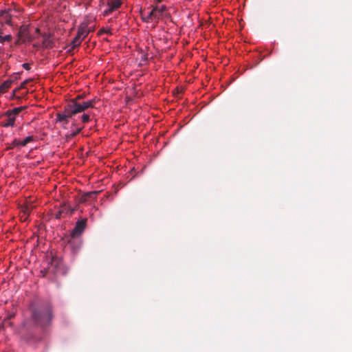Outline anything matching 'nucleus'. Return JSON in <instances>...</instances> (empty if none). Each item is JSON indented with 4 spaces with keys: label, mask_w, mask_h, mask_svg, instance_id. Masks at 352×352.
Masks as SVG:
<instances>
[{
    "label": "nucleus",
    "mask_w": 352,
    "mask_h": 352,
    "mask_svg": "<svg viewBox=\"0 0 352 352\" xmlns=\"http://www.w3.org/2000/svg\"><path fill=\"white\" fill-rule=\"evenodd\" d=\"M30 318L24 320L23 327L31 330L36 327H45L52 319V309L50 305L47 303H31L30 306Z\"/></svg>",
    "instance_id": "obj_1"
},
{
    "label": "nucleus",
    "mask_w": 352,
    "mask_h": 352,
    "mask_svg": "<svg viewBox=\"0 0 352 352\" xmlns=\"http://www.w3.org/2000/svg\"><path fill=\"white\" fill-rule=\"evenodd\" d=\"M85 97L84 94H78L64 107V110L56 114L58 122L67 124L69 118L80 113L87 111L89 109L94 107L96 100L87 101L82 100Z\"/></svg>",
    "instance_id": "obj_2"
},
{
    "label": "nucleus",
    "mask_w": 352,
    "mask_h": 352,
    "mask_svg": "<svg viewBox=\"0 0 352 352\" xmlns=\"http://www.w3.org/2000/svg\"><path fill=\"white\" fill-rule=\"evenodd\" d=\"M67 269L65 267L62 259L56 256H52L47 268V273L53 274H65Z\"/></svg>",
    "instance_id": "obj_3"
},
{
    "label": "nucleus",
    "mask_w": 352,
    "mask_h": 352,
    "mask_svg": "<svg viewBox=\"0 0 352 352\" xmlns=\"http://www.w3.org/2000/svg\"><path fill=\"white\" fill-rule=\"evenodd\" d=\"M26 108L27 106H21L14 108L12 111H7L5 120L2 122L3 126H13L16 116H18L21 111L26 109Z\"/></svg>",
    "instance_id": "obj_4"
},
{
    "label": "nucleus",
    "mask_w": 352,
    "mask_h": 352,
    "mask_svg": "<svg viewBox=\"0 0 352 352\" xmlns=\"http://www.w3.org/2000/svg\"><path fill=\"white\" fill-rule=\"evenodd\" d=\"M87 225V219H83L80 221H78L76 223V226L74 229L72 230L70 233L69 237L72 238H77L80 236L83 232L84 230L86 228Z\"/></svg>",
    "instance_id": "obj_5"
},
{
    "label": "nucleus",
    "mask_w": 352,
    "mask_h": 352,
    "mask_svg": "<svg viewBox=\"0 0 352 352\" xmlns=\"http://www.w3.org/2000/svg\"><path fill=\"white\" fill-rule=\"evenodd\" d=\"M34 140L33 136H28L23 140L14 139L11 143L10 148H17L18 149L21 147L25 146L28 143L32 142Z\"/></svg>",
    "instance_id": "obj_6"
},
{
    "label": "nucleus",
    "mask_w": 352,
    "mask_h": 352,
    "mask_svg": "<svg viewBox=\"0 0 352 352\" xmlns=\"http://www.w3.org/2000/svg\"><path fill=\"white\" fill-rule=\"evenodd\" d=\"M67 245L73 254H76L80 248V243L76 238H72L67 240Z\"/></svg>",
    "instance_id": "obj_7"
},
{
    "label": "nucleus",
    "mask_w": 352,
    "mask_h": 352,
    "mask_svg": "<svg viewBox=\"0 0 352 352\" xmlns=\"http://www.w3.org/2000/svg\"><path fill=\"white\" fill-rule=\"evenodd\" d=\"M94 29L88 28L87 24H82L78 30V34H80L83 39H85L89 32H94Z\"/></svg>",
    "instance_id": "obj_8"
},
{
    "label": "nucleus",
    "mask_w": 352,
    "mask_h": 352,
    "mask_svg": "<svg viewBox=\"0 0 352 352\" xmlns=\"http://www.w3.org/2000/svg\"><path fill=\"white\" fill-rule=\"evenodd\" d=\"M42 47L44 48H52L54 47V41L52 39V35L43 34Z\"/></svg>",
    "instance_id": "obj_9"
},
{
    "label": "nucleus",
    "mask_w": 352,
    "mask_h": 352,
    "mask_svg": "<svg viewBox=\"0 0 352 352\" xmlns=\"http://www.w3.org/2000/svg\"><path fill=\"white\" fill-rule=\"evenodd\" d=\"M122 2L120 0H111L108 2L109 9L105 11V14H107L116 10H117L121 6Z\"/></svg>",
    "instance_id": "obj_10"
},
{
    "label": "nucleus",
    "mask_w": 352,
    "mask_h": 352,
    "mask_svg": "<svg viewBox=\"0 0 352 352\" xmlns=\"http://www.w3.org/2000/svg\"><path fill=\"white\" fill-rule=\"evenodd\" d=\"M166 10V7L164 6H162L161 7H155L153 8L151 10L153 12H154V17L156 19H160V17L162 16L164 11Z\"/></svg>",
    "instance_id": "obj_11"
},
{
    "label": "nucleus",
    "mask_w": 352,
    "mask_h": 352,
    "mask_svg": "<svg viewBox=\"0 0 352 352\" xmlns=\"http://www.w3.org/2000/svg\"><path fill=\"white\" fill-rule=\"evenodd\" d=\"M88 110L89 109L82 111L83 114L81 116V121L83 123L88 122L91 120V118H94V115L91 113ZM80 113H82V111Z\"/></svg>",
    "instance_id": "obj_12"
},
{
    "label": "nucleus",
    "mask_w": 352,
    "mask_h": 352,
    "mask_svg": "<svg viewBox=\"0 0 352 352\" xmlns=\"http://www.w3.org/2000/svg\"><path fill=\"white\" fill-rule=\"evenodd\" d=\"M12 83V80H8L0 85V94H2L8 91Z\"/></svg>",
    "instance_id": "obj_13"
},
{
    "label": "nucleus",
    "mask_w": 352,
    "mask_h": 352,
    "mask_svg": "<svg viewBox=\"0 0 352 352\" xmlns=\"http://www.w3.org/2000/svg\"><path fill=\"white\" fill-rule=\"evenodd\" d=\"M84 40L80 34H78V32H77L76 36L74 38L72 41V47L74 48L80 45L82 41Z\"/></svg>",
    "instance_id": "obj_14"
},
{
    "label": "nucleus",
    "mask_w": 352,
    "mask_h": 352,
    "mask_svg": "<svg viewBox=\"0 0 352 352\" xmlns=\"http://www.w3.org/2000/svg\"><path fill=\"white\" fill-rule=\"evenodd\" d=\"M98 193V192H89L86 194H85L81 198V201H86L87 200V199L90 198V199H94L95 198L96 195Z\"/></svg>",
    "instance_id": "obj_15"
},
{
    "label": "nucleus",
    "mask_w": 352,
    "mask_h": 352,
    "mask_svg": "<svg viewBox=\"0 0 352 352\" xmlns=\"http://www.w3.org/2000/svg\"><path fill=\"white\" fill-rule=\"evenodd\" d=\"M154 12L152 10L149 11L145 16H143L144 21L148 22L150 21L155 20L156 19L154 17Z\"/></svg>",
    "instance_id": "obj_16"
},
{
    "label": "nucleus",
    "mask_w": 352,
    "mask_h": 352,
    "mask_svg": "<svg viewBox=\"0 0 352 352\" xmlns=\"http://www.w3.org/2000/svg\"><path fill=\"white\" fill-rule=\"evenodd\" d=\"M2 16L5 21V23L8 25H11V16L7 12H2Z\"/></svg>",
    "instance_id": "obj_17"
},
{
    "label": "nucleus",
    "mask_w": 352,
    "mask_h": 352,
    "mask_svg": "<svg viewBox=\"0 0 352 352\" xmlns=\"http://www.w3.org/2000/svg\"><path fill=\"white\" fill-rule=\"evenodd\" d=\"M12 40V36L8 34L4 36L0 35V43H4L6 41L10 42Z\"/></svg>",
    "instance_id": "obj_18"
},
{
    "label": "nucleus",
    "mask_w": 352,
    "mask_h": 352,
    "mask_svg": "<svg viewBox=\"0 0 352 352\" xmlns=\"http://www.w3.org/2000/svg\"><path fill=\"white\" fill-rule=\"evenodd\" d=\"M25 32H26V28H21V29H20V30L19 32V36H21V37L25 36Z\"/></svg>",
    "instance_id": "obj_19"
},
{
    "label": "nucleus",
    "mask_w": 352,
    "mask_h": 352,
    "mask_svg": "<svg viewBox=\"0 0 352 352\" xmlns=\"http://www.w3.org/2000/svg\"><path fill=\"white\" fill-rule=\"evenodd\" d=\"M103 33H106V34H110V30H106L104 29H100L98 32V34H102Z\"/></svg>",
    "instance_id": "obj_20"
},
{
    "label": "nucleus",
    "mask_w": 352,
    "mask_h": 352,
    "mask_svg": "<svg viewBox=\"0 0 352 352\" xmlns=\"http://www.w3.org/2000/svg\"><path fill=\"white\" fill-rule=\"evenodd\" d=\"M63 212V210H59L55 215L56 219H60L62 216V213Z\"/></svg>",
    "instance_id": "obj_21"
},
{
    "label": "nucleus",
    "mask_w": 352,
    "mask_h": 352,
    "mask_svg": "<svg viewBox=\"0 0 352 352\" xmlns=\"http://www.w3.org/2000/svg\"><path fill=\"white\" fill-rule=\"evenodd\" d=\"M22 67L25 69V70H29L30 69V64L29 63H23L22 65Z\"/></svg>",
    "instance_id": "obj_22"
},
{
    "label": "nucleus",
    "mask_w": 352,
    "mask_h": 352,
    "mask_svg": "<svg viewBox=\"0 0 352 352\" xmlns=\"http://www.w3.org/2000/svg\"><path fill=\"white\" fill-rule=\"evenodd\" d=\"M76 133H69L68 135H66V140H70L71 138H72Z\"/></svg>",
    "instance_id": "obj_23"
},
{
    "label": "nucleus",
    "mask_w": 352,
    "mask_h": 352,
    "mask_svg": "<svg viewBox=\"0 0 352 352\" xmlns=\"http://www.w3.org/2000/svg\"><path fill=\"white\" fill-rule=\"evenodd\" d=\"M25 82H23L19 87V89H23L25 87Z\"/></svg>",
    "instance_id": "obj_24"
},
{
    "label": "nucleus",
    "mask_w": 352,
    "mask_h": 352,
    "mask_svg": "<svg viewBox=\"0 0 352 352\" xmlns=\"http://www.w3.org/2000/svg\"><path fill=\"white\" fill-rule=\"evenodd\" d=\"M31 80H32L31 79H28V80H25L24 82H25V85H27V83Z\"/></svg>",
    "instance_id": "obj_25"
},
{
    "label": "nucleus",
    "mask_w": 352,
    "mask_h": 352,
    "mask_svg": "<svg viewBox=\"0 0 352 352\" xmlns=\"http://www.w3.org/2000/svg\"><path fill=\"white\" fill-rule=\"evenodd\" d=\"M14 317V315H10L9 317H8V319H11Z\"/></svg>",
    "instance_id": "obj_26"
},
{
    "label": "nucleus",
    "mask_w": 352,
    "mask_h": 352,
    "mask_svg": "<svg viewBox=\"0 0 352 352\" xmlns=\"http://www.w3.org/2000/svg\"><path fill=\"white\" fill-rule=\"evenodd\" d=\"M39 32H40V30H39L38 28H36V32H38V33Z\"/></svg>",
    "instance_id": "obj_27"
},
{
    "label": "nucleus",
    "mask_w": 352,
    "mask_h": 352,
    "mask_svg": "<svg viewBox=\"0 0 352 352\" xmlns=\"http://www.w3.org/2000/svg\"><path fill=\"white\" fill-rule=\"evenodd\" d=\"M158 2H160L162 0H157Z\"/></svg>",
    "instance_id": "obj_28"
},
{
    "label": "nucleus",
    "mask_w": 352,
    "mask_h": 352,
    "mask_svg": "<svg viewBox=\"0 0 352 352\" xmlns=\"http://www.w3.org/2000/svg\"><path fill=\"white\" fill-rule=\"evenodd\" d=\"M0 329H1V327H0Z\"/></svg>",
    "instance_id": "obj_29"
}]
</instances>
